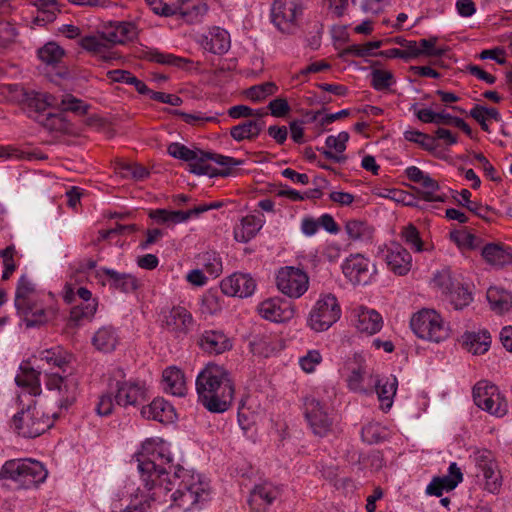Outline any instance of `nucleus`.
Returning a JSON list of instances; mask_svg holds the SVG:
<instances>
[{"mask_svg":"<svg viewBox=\"0 0 512 512\" xmlns=\"http://www.w3.org/2000/svg\"><path fill=\"white\" fill-rule=\"evenodd\" d=\"M135 457L141 484L122 512H155L157 506L168 503L170 488L163 487L161 480L165 474L164 464L171 461L170 450L163 440L150 438L142 443Z\"/></svg>","mask_w":512,"mask_h":512,"instance_id":"f257e3e1","label":"nucleus"},{"mask_svg":"<svg viewBox=\"0 0 512 512\" xmlns=\"http://www.w3.org/2000/svg\"><path fill=\"white\" fill-rule=\"evenodd\" d=\"M170 456L172 454L170 453ZM173 460V457H171ZM169 463L164 464L165 474L162 477L163 487L168 484V503L170 506H177L184 511L200 507L210 500L211 488L209 481L203 475L185 468H178L172 476L168 472Z\"/></svg>","mask_w":512,"mask_h":512,"instance_id":"f03ea898","label":"nucleus"},{"mask_svg":"<svg viewBox=\"0 0 512 512\" xmlns=\"http://www.w3.org/2000/svg\"><path fill=\"white\" fill-rule=\"evenodd\" d=\"M199 402L210 412L227 411L234 396V384L229 372L215 363H208L196 377Z\"/></svg>","mask_w":512,"mask_h":512,"instance_id":"7ed1b4c3","label":"nucleus"},{"mask_svg":"<svg viewBox=\"0 0 512 512\" xmlns=\"http://www.w3.org/2000/svg\"><path fill=\"white\" fill-rule=\"evenodd\" d=\"M83 277L82 273H78L65 283L62 291L63 300L72 305L69 321L75 326L91 321L98 309V299L80 284Z\"/></svg>","mask_w":512,"mask_h":512,"instance_id":"20e7f679","label":"nucleus"},{"mask_svg":"<svg viewBox=\"0 0 512 512\" xmlns=\"http://www.w3.org/2000/svg\"><path fill=\"white\" fill-rule=\"evenodd\" d=\"M47 476L45 466L32 458L10 459L0 468V480L10 481L19 489L37 488Z\"/></svg>","mask_w":512,"mask_h":512,"instance_id":"39448f33","label":"nucleus"},{"mask_svg":"<svg viewBox=\"0 0 512 512\" xmlns=\"http://www.w3.org/2000/svg\"><path fill=\"white\" fill-rule=\"evenodd\" d=\"M410 327L414 334L423 340L440 343L450 335L449 326L434 309H421L413 314Z\"/></svg>","mask_w":512,"mask_h":512,"instance_id":"423d86ee","label":"nucleus"},{"mask_svg":"<svg viewBox=\"0 0 512 512\" xmlns=\"http://www.w3.org/2000/svg\"><path fill=\"white\" fill-rule=\"evenodd\" d=\"M341 314L337 297L332 293H321L309 311L306 324L314 332H324L340 319Z\"/></svg>","mask_w":512,"mask_h":512,"instance_id":"0eeeda50","label":"nucleus"},{"mask_svg":"<svg viewBox=\"0 0 512 512\" xmlns=\"http://www.w3.org/2000/svg\"><path fill=\"white\" fill-rule=\"evenodd\" d=\"M54 419L38 408L29 405L27 409L15 414L11 427L24 438H35L53 426Z\"/></svg>","mask_w":512,"mask_h":512,"instance_id":"6e6552de","label":"nucleus"},{"mask_svg":"<svg viewBox=\"0 0 512 512\" xmlns=\"http://www.w3.org/2000/svg\"><path fill=\"white\" fill-rule=\"evenodd\" d=\"M16 311L26 327L32 328L45 325L53 320L56 317L58 309L54 295L47 292V294H44L38 299L16 308Z\"/></svg>","mask_w":512,"mask_h":512,"instance_id":"1a4fd4ad","label":"nucleus"},{"mask_svg":"<svg viewBox=\"0 0 512 512\" xmlns=\"http://www.w3.org/2000/svg\"><path fill=\"white\" fill-rule=\"evenodd\" d=\"M44 384L60 408L67 409L77 399L79 381L71 371L45 373Z\"/></svg>","mask_w":512,"mask_h":512,"instance_id":"9d476101","label":"nucleus"},{"mask_svg":"<svg viewBox=\"0 0 512 512\" xmlns=\"http://www.w3.org/2000/svg\"><path fill=\"white\" fill-rule=\"evenodd\" d=\"M473 400L481 410L496 418L508 413V401L499 388L486 380L479 381L473 388Z\"/></svg>","mask_w":512,"mask_h":512,"instance_id":"9b49d317","label":"nucleus"},{"mask_svg":"<svg viewBox=\"0 0 512 512\" xmlns=\"http://www.w3.org/2000/svg\"><path fill=\"white\" fill-rule=\"evenodd\" d=\"M276 286L287 297L298 299L309 288V276L300 268L293 266L281 267L276 274Z\"/></svg>","mask_w":512,"mask_h":512,"instance_id":"f8f14e48","label":"nucleus"},{"mask_svg":"<svg viewBox=\"0 0 512 512\" xmlns=\"http://www.w3.org/2000/svg\"><path fill=\"white\" fill-rule=\"evenodd\" d=\"M344 276L353 285H366L372 281L377 270L369 258L362 254H351L342 263Z\"/></svg>","mask_w":512,"mask_h":512,"instance_id":"ddd939ff","label":"nucleus"},{"mask_svg":"<svg viewBox=\"0 0 512 512\" xmlns=\"http://www.w3.org/2000/svg\"><path fill=\"white\" fill-rule=\"evenodd\" d=\"M378 255L386 262L388 269L398 276L407 275L412 268L411 254L398 242L379 247Z\"/></svg>","mask_w":512,"mask_h":512,"instance_id":"4468645a","label":"nucleus"},{"mask_svg":"<svg viewBox=\"0 0 512 512\" xmlns=\"http://www.w3.org/2000/svg\"><path fill=\"white\" fill-rule=\"evenodd\" d=\"M167 152L176 159L189 162L190 171L192 173L198 175L214 174L212 167L208 163H205L207 156L204 155V152L201 150L190 149L181 143L173 142L168 146Z\"/></svg>","mask_w":512,"mask_h":512,"instance_id":"2eb2a0df","label":"nucleus"},{"mask_svg":"<svg viewBox=\"0 0 512 512\" xmlns=\"http://www.w3.org/2000/svg\"><path fill=\"white\" fill-rule=\"evenodd\" d=\"M257 312L265 320L282 323L294 317L295 308L290 302L280 297H274L260 302Z\"/></svg>","mask_w":512,"mask_h":512,"instance_id":"dca6fc26","label":"nucleus"},{"mask_svg":"<svg viewBox=\"0 0 512 512\" xmlns=\"http://www.w3.org/2000/svg\"><path fill=\"white\" fill-rule=\"evenodd\" d=\"M147 393L148 390L143 381L128 380L117 382L115 402L123 407L136 406L147 399Z\"/></svg>","mask_w":512,"mask_h":512,"instance_id":"f3484780","label":"nucleus"},{"mask_svg":"<svg viewBox=\"0 0 512 512\" xmlns=\"http://www.w3.org/2000/svg\"><path fill=\"white\" fill-rule=\"evenodd\" d=\"M301 8L294 1H277L271 10V20L282 33H292Z\"/></svg>","mask_w":512,"mask_h":512,"instance_id":"a211bd4d","label":"nucleus"},{"mask_svg":"<svg viewBox=\"0 0 512 512\" xmlns=\"http://www.w3.org/2000/svg\"><path fill=\"white\" fill-rule=\"evenodd\" d=\"M304 406L305 416L313 433L319 436L326 435L331 429L332 420L321 403L314 397H307Z\"/></svg>","mask_w":512,"mask_h":512,"instance_id":"6ab92c4d","label":"nucleus"},{"mask_svg":"<svg viewBox=\"0 0 512 512\" xmlns=\"http://www.w3.org/2000/svg\"><path fill=\"white\" fill-rule=\"evenodd\" d=\"M476 466L485 479L484 489L491 494H498L502 486V476L491 453L479 452L476 456Z\"/></svg>","mask_w":512,"mask_h":512,"instance_id":"aec40b11","label":"nucleus"},{"mask_svg":"<svg viewBox=\"0 0 512 512\" xmlns=\"http://www.w3.org/2000/svg\"><path fill=\"white\" fill-rule=\"evenodd\" d=\"M220 288L227 296L246 298L255 292L256 282L250 274L233 273L221 281Z\"/></svg>","mask_w":512,"mask_h":512,"instance_id":"412c9836","label":"nucleus"},{"mask_svg":"<svg viewBox=\"0 0 512 512\" xmlns=\"http://www.w3.org/2000/svg\"><path fill=\"white\" fill-rule=\"evenodd\" d=\"M352 322L358 332L373 335L383 326L382 316L374 309L358 306L352 310Z\"/></svg>","mask_w":512,"mask_h":512,"instance_id":"4be33fe9","label":"nucleus"},{"mask_svg":"<svg viewBox=\"0 0 512 512\" xmlns=\"http://www.w3.org/2000/svg\"><path fill=\"white\" fill-rule=\"evenodd\" d=\"M137 27L131 22H109L102 28V37L112 45L124 44L137 37Z\"/></svg>","mask_w":512,"mask_h":512,"instance_id":"5701e85b","label":"nucleus"},{"mask_svg":"<svg viewBox=\"0 0 512 512\" xmlns=\"http://www.w3.org/2000/svg\"><path fill=\"white\" fill-rule=\"evenodd\" d=\"M141 415L148 420L164 424L173 423L177 418L172 404L161 397L155 398L150 404L143 406Z\"/></svg>","mask_w":512,"mask_h":512,"instance_id":"b1692460","label":"nucleus"},{"mask_svg":"<svg viewBox=\"0 0 512 512\" xmlns=\"http://www.w3.org/2000/svg\"><path fill=\"white\" fill-rule=\"evenodd\" d=\"M162 389L172 396L184 397L188 387L184 372L177 366H169L162 372Z\"/></svg>","mask_w":512,"mask_h":512,"instance_id":"393cba45","label":"nucleus"},{"mask_svg":"<svg viewBox=\"0 0 512 512\" xmlns=\"http://www.w3.org/2000/svg\"><path fill=\"white\" fill-rule=\"evenodd\" d=\"M201 47L210 53L225 54L231 46L229 33L220 27H213L200 40Z\"/></svg>","mask_w":512,"mask_h":512,"instance_id":"a878e982","label":"nucleus"},{"mask_svg":"<svg viewBox=\"0 0 512 512\" xmlns=\"http://www.w3.org/2000/svg\"><path fill=\"white\" fill-rule=\"evenodd\" d=\"M97 276L101 279L105 277L110 288L123 293L133 292L139 286L138 280L133 275L110 268H100L97 270Z\"/></svg>","mask_w":512,"mask_h":512,"instance_id":"bb28decb","label":"nucleus"},{"mask_svg":"<svg viewBox=\"0 0 512 512\" xmlns=\"http://www.w3.org/2000/svg\"><path fill=\"white\" fill-rule=\"evenodd\" d=\"M193 317L184 307H173L165 316V326L177 336L186 335L193 327Z\"/></svg>","mask_w":512,"mask_h":512,"instance_id":"cd10ccee","label":"nucleus"},{"mask_svg":"<svg viewBox=\"0 0 512 512\" xmlns=\"http://www.w3.org/2000/svg\"><path fill=\"white\" fill-rule=\"evenodd\" d=\"M279 490L269 482H263L256 485L250 493L249 505L255 512H261L262 509L271 505L278 497Z\"/></svg>","mask_w":512,"mask_h":512,"instance_id":"c85d7f7f","label":"nucleus"},{"mask_svg":"<svg viewBox=\"0 0 512 512\" xmlns=\"http://www.w3.org/2000/svg\"><path fill=\"white\" fill-rule=\"evenodd\" d=\"M349 140V133L342 131L337 135H330L325 140V147L317 148L327 159L334 162H343L346 157L343 155Z\"/></svg>","mask_w":512,"mask_h":512,"instance_id":"c756f323","label":"nucleus"},{"mask_svg":"<svg viewBox=\"0 0 512 512\" xmlns=\"http://www.w3.org/2000/svg\"><path fill=\"white\" fill-rule=\"evenodd\" d=\"M15 382L17 386L22 387L32 396L41 393L40 372L28 363L20 365Z\"/></svg>","mask_w":512,"mask_h":512,"instance_id":"7c9ffc66","label":"nucleus"},{"mask_svg":"<svg viewBox=\"0 0 512 512\" xmlns=\"http://www.w3.org/2000/svg\"><path fill=\"white\" fill-rule=\"evenodd\" d=\"M47 294L46 292L38 291L33 280L26 274L20 276L14 298L15 308H19L25 304L30 303L32 300H36L39 297Z\"/></svg>","mask_w":512,"mask_h":512,"instance_id":"2f4dec72","label":"nucleus"},{"mask_svg":"<svg viewBox=\"0 0 512 512\" xmlns=\"http://www.w3.org/2000/svg\"><path fill=\"white\" fill-rule=\"evenodd\" d=\"M398 387L397 378L393 375L377 378L375 390L380 402L381 408L388 411L393 405V399Z\"/></svg>","mask_w":512,"mask_h":512,"instance_id":"473e14b6","label":"nucleus"},{"mask_svg":"<svg viewBox=\"0 0 512 512\" xmlns=\"http://www.w3.org/2000/svg\"><path fill=\"white\" fill-rule=\"evenodd\" d=\"M264 221L255 215H247L234 227V239L240 243H247L261 230Z\"/></svg>","mask_w":512,"mask_h":512,"instance_id":"72a5a7b5","label":"nucleus"},{"mask_svg":"<svg viewBox=\"0 0 512 512\" xmlns=\"http://www.w3.org/2000/svg\"><path fill=\"white\" fill-rule=\"evenodd\" d=\"M118 343V332L111 325L100 327L92 337V345L95 347V349L103 353L114 351Z\"/></svg>","mask_w":512,"mask_h":512,"instance_id":"f704fd0d","label":"nucleus"},{"mask_svg":"<svg viewBox=\"0 0 512 512\" xmlns=\"http://www.w3.org/2000/svg\"><path fill=\"white\" fill-rule=\"evenodd\" d=\"M200 346L209 353L220 354L232 346L230 339L221 331H205L200 338Z\"/></svg>","mask_w":512,"mask_h":512,"instance_id":"c9c22d12","label":"nucleus"},{"mask_svg":"<svg viewBox=\"0 0 512 512\" xmlns=\"http://www.w3.org/2000/svg\"><path fill=\"white\" fill-rule=\"evenodd\" d=\"M482 256L490 265L502 267L512 263V248L503 244L490 243L483 247Z\"/></svg>","mask_w":512,"mask_h":512,"instance_id":"e433bc0d","label":"nucleus"},{"mask_svg":"<svg viewBox=\"0 0 512 512\" xmlns=\"http://www.w3.org/2000/svg\"><path fill=\"white\" fill-rule=\"evenodd\" d=\"M487 300L491 309L504 314L512 312V293L497 286H491L486 293Z\"/></svg>","mask_w":512,"mask_h":512,"instance_id":"4c0bfd02","label":"nucleus"},{"mask_svg":"<svg viewBox=\"0 0 512 512\" xmlns=\"http://www.w3.org/2000/svg\"><path fill=\"white\" fill-rule=\"evenodd\" d=\"M41 362L55 368H59L63 373L71 362V355L61 347H53L39 352L36 356Z\"/></svg>","mask_w":512,"mask_h":512,"instance_id":"58836bf2","label":"nucleus"},{"mask_svg":"<svg viewBox=\"0 0 512 512\" xmlns=\"http://www.w3.org/2000/svg\"><path fill=\"white\" fill-rule=\"evenodd\" d=\"M264 123L260 120H247L230 129V136L237 142L255 139L259 136Z\"/></svg>","mask_w":512,"mask_h":512,"instance_id":"ea45409f","label":"nucleus"},{"mask_svg":"<svg viewBox=\"0 0 512 512\" xmlns=\"http://www.w3.org/2000/svg\"><path fill=\"white\" fill-rule=\"evenodd\" d=\"M491 343L490 334L487 331L467 332L463 336V344L474 355H481L488 351Z\"/></svg>","mask_w":512,"mask_h":512,"instance_id":"a19ab883","label":"nucleus"},{"mask_svg":"<svg viewBox=\"0 0 512 512\" xmlns=\"http://www.w3.org/2000/svg\"><path fill=\"white\" fill-rule=\"evenodd\" d=\"M278 342L276 335L263 334L256 336L250 345L254 354L269 357L278 349Z\"/></svg>","mask_w":512,"mask_h":512,"instance_id":"79ce46f5","label":"nucleus"},{"mask_svg":"<svg viewBox=\"0 0 512 512\" xmlns=\"http://www.w3.org/2000/svg\"><path fill=\"white\" fill-rule=\"evenodd\" d=\"M469 115L481 126L482 130L489 132L488 121L493 119L500 121L501 116L499 111L493 107H486L482 105H475L469 112Z\"/></svg>","mask_w":512,"mask_h":512,"instance_id":"37998d69","label":"nucleus"},{"mask_svg":"<svg viewBox=\"0 0 512 512\" xmlns=\"http://www.w3.org/2000/svg\"><path fill=\"white\" fill-rule=\"evenodd\" d=\"M345 231L353 241H368L373 236V228L361 220H349L346 222Z\"/></svg>","mask_w":512,"mask_h":512,"instance_id":"c03bdc74","label":"nucleus"},{"mask_svg":"<svg viewBox=\"0 0 512 512\" xmlns=\"http://www.w3.org/2000/svg\"><path fill=\"white\" fill-rule=\"evenodd\" d=\"M207 12V6L198 0H180L178 13L188 22H196Z\"/></svg>","mask_w":512,"mask_h":512,"instance_id":"a18cd8bd","label":"nucleus"},{"mask_svg":"<svg viewBox=\"0 0 512 512\" xmlns=\"http://www.w3.org/2000/svg\"><path fill=\"white\" fill-rule=\"evenodd\" d=\"M419 185L421 186L420 195L423 200L428 202H444L446 200V195L439 193L438 182L429 174Z\"/></svg>","mask_w":512,"mask_h":512,"instance_id":"49530a36","label":"nucleus"},{"mask_svg":"<svg viewBox=\"0 0 512 512\" xmlns=\"http://www.w3.org/2000/svg\"><path fill=\"white\" fill-rule=\"evenodd\" d=\"M449 238L461 251L474 250L479 245V238L466 230L451 231Z\"/></svg>","mask_w":512,"mask_h":512,"instance_id":"de8ad7c7","label":"nucleus"},{"mask_svg":"<svg viewBox=\"0 0 512 512\" xmlns=\"http://www.w3.org/2000/svg\"><path fill=\"white\" fill-rule=\"evenodd\" d=\"M38 10L37 20L44 22H52L55 20L57 13L60 12L57 0H35L32 2Z\"/></svg>","mask_w":512,"mask_h":512,"instance_id":"09e8293b","label":"nucleus"},{"mask_svg":"<svg viewBox=\"0 0 512 512\" xmlns=\"http://www.w3.org/2000/svg\"><path fill=\"white\" fill-rule=\"evenodd\" d=\"M56 109L63 112L70 111L79 115H85L88 112L89 105L71 94H66L61 99H58V107Z\"/></svg>","mask_w":512,"mask_h":512,"instance_id":"8fccbe9b","label":"nucleus"},{"mask_svg":"<svg viewBox=\"0 0 512 512\" xmlns=\"http://www.w3.org/2000/svg\"><path fill=\"white\" fill-rule=\"evenodd\" d=\"M278 91V87L274 82H265L249 87L245 91V95L253 102H261L268 96L274 95Z\"/></svg>","mask_w":512,"mask_h":512,"instance_id":"3c124183","label":"nucleus"},{"mask_svg":"<svg viewBox=\"0 0 512 512\" xmlns=\"http://www.w3.org/2000/svg\"><path fill=\"white\" fill-rule=\"evenodd\" d=\"M175 114L180 116L185 123L193 126H202L208 122L219 123V116L222 115L219 112L207 114L200 111L194 113L176 111Z\"/></svg>","mask_w":512,"mask_h":512,"instance_id":"603ef678","label":"nucleus"},{"mask_svg":"<svg viewBox=\"0 0 512 512\" xmlns=\"http://www.w3.org/2000/svg\"><path fill=\"white\" fill-rule=\"evenodd\" d=\"M64 56V50L55 42H49L38 50L39 59L47 65L59 63Z\"/></svg>","mask_w":512,"mask_h":512,"instance_id":"864d4df0","label":"nucleus"},{"mask_svg":"<svg viewBox=\"0 0 512 512\" xmlns=\"http://www.w3.org/2000/svg\"><path fill=\"white\" fill-rule=\"evenodd\" d=\"M400 237L414 252L420 253L424 251V242L420 237L418 229L414 225L409 224L403 227L400 232Z\"/></svg>","mask_w":512,"mask_h":512,"instance_id":"5fc2aeb1","label":"nucleus"},{"mask_svg":"<svg viewBox=\"0 0 512 512\" xmlns=\"http://www.w3.org/2000/svg\"><path fill=\"white\" fill-rule=\"evenodd\" d=\"M152 11L161 16H172L178 13L180 0H146Z\"/></svg>","mask_w":512,"mask_h":512,"instance_id":"6e6d98bb","label":"nucleus"},{"mask_svg":"<svg viewBox=\"0 0 512 512\" xmlns=\"http://www.w3.org/2000/svg\"><path fill=\"white\" fill-rule=\"evenodd\" d=\"M82 48L85 50L92 52L96 55L102 56L104 59H108L106 56L107 53V44L106 40L103 39L102 33L100 36H86L83 37L80 41Z\"/></svg>","mask_w":512,"mask_h":512,"instance_id":"4d7b16f0","label":"nucleus"},{"mask_svg":"<svg viewBox=\"0 0 512 512\" xmlns=\"http://www.w3.org/2000/svg\"><path fill=\"white\" fill-rule=\"evenodd\" d=\"M395 83L392 72L384 69H375L371 73V85L377 91L390 88Z\"/></svg>","mask_w":512,"mask_h":512,"instance_id":"13d9d810","label":"nucleus"},{"mask_svg":"<svg viewBox=\"0 0 512 512\" xmlns=\"http://www.w3.org/2000/svg\"><path fill=\"white\" fill-rule=\"evenodd\" d=\"M457 481H451L447 476L434 478L426 488L430 495L440 497L444 491H451L457 487Z\"/></svg>","mask_w":512,"mask_h":512,"instance_id":"bf43d9fd","label":"nucleus"},{"mask_svg":"<svg viewBox=\"0 0 512 512\" xmlns=\"http://www.w3.org/2000/svg\"><path fill=\"white\" fill-rule=\"evenodd\" d=\"M32 97L30 98L31 105H33L36 110L44 111L47 108L58 107V97L47 93V92H33Z\"/></svg>","mask_w":512,"mask_h":512,"instance_id":"052dcab7","label":"nucleus"},{"mask_svg":"<svg viewBox=\"0 0 512 512\" xmlns=\"http://www.w3.org/2000/svg\"><path fill=\"white\" fill-rule=\"evenodd\" d=\"M16 249L14 245H10L3 250H0V258L4 267L2 279L7 280L13 274L17 268V264L14 260Z\"/></svg>","mask_w":512,"mask_h":512,"instance_id":"680f3d73","label":"nucleus"},{"mask_svg":"<svg viewBox=\"0 0 512 512\" xmlns=\"http://www.w3.org/2000/svg\"><path fill=\"white\" fill-rule=\"evenodd\" d=\"M404 138L407 141L419 144L421 147L429 151L436 148V142L434 138L415 129L406 130L404 132Z\"/></svg>","mask_w":512,"mask_h":512,"instance_id":"e2e57ef3","label":"nucleus"},{"mask_svg":"<svg viewBox=\"0 0 512 512\" xmlns=\"http://www.w3.org/2000/svg\"><path fill=\"white\" fill-rule=\"evenodd\" d=\"M204 155L207 156L205 158V163H207L208 160H212L216 164L223 167V170L219 173L222 176L228 175L229 170L232 167L240 166L243 164V160L235 159L233 157L224 156L221 154H212V153L204 152Z\"/></svg>","mask_w":512,"mask_h":512,"instance_id":"0e129e2a","label":"nucleus"},{"mask_svg":"<svg viewBox=\"0 0 512 512\" xmlns=\"http://www.w3.org/2000/svg\"><path fill=\"white\" fill-rule=\"evenodd\" d=\"M322 362V355L319 350H308L305 355L298 360L299 366L305 373H313Z\"/></svg>","mask_w":512,"mask_h":512,"instance_id":"69168bd1","label":"nucleus"},{"mask_svg":"<svg viewBox=\"0 0 512 512\" xmlns=\"http://www.w3.org/2000/svg\"><path fill=\"white\" fill-rule=\"evenodd\" d=\"M148 58L149 60L159 64L172 65L176 67H181L187 62L184 58L176 57L173 54L163 53L158 50L149 51Z\"/></svg>","mask_w":512,"mask_h":512,"instance_id":"338daca9","label":"nucleus"},{"mask_svg":"<svg viewBox=\"0 0 512 512\" xmlns=\"http://www.w3.org/2000/svg\"><path fill=\"white\" fill-rule=\"evenodd\" d=\"M201 262L207 273L212 276H218L222 272V262L220 257L214 252H206L201 256Z\"/></svg>","mask_w":512,"mask_h":512,"instance_id":"774afa93","label":"nucleus"}]
</instances>
